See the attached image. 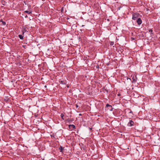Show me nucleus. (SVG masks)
<instances>
[{
  "label": "nucleus",
  "instance_id": "1",
  "mask_svg": "<svg viewBox=\"0 0 160 160\" xmlns=\"http://www.w3.org/2000/svg\"><path fill=\"white\" fill-rule=\"evenodd\" d=\"M140 14L138 13H133L132 14V19L134 20H136L139 18Z\"/></svg>",
  "mask_w": 160,
  "mask_h": 160
},
{
  "label": "nucleus",
  "instance_id": "2",
  "mask_svg": "<svg viewBox=\"0 0 160 160\" xmlns=\"http://www.w3.org/2000/svg\"><path fill=\"white\" fill-rule=\"evenodd\" d=\"M28 28L27 25H25L23 26L22 29V34L24 35V33L26 32H28Z\"/></svg>",
  "mask_w": 160,
  "mask_h": 160
},
{
  "label": "nucleus",
  "instance_id": "3",
  "mask_svg": "<svg viewBox=\"0 0 160 160\" xmlns=\"http://www.w3.org/2000/svg\"><path fill=\"white\" fill-rule=\"evenodd\" d=\"M106 108H107V109L109 110L110 111H112L113 109L112 105H109L108 103L106 104Z\"/></svg>",
  "mask_w": 160,
  "mask_h": 160
},
{
  "label": "nucleus",
  "instance_id": "4",
  "mask_svg": "<svg viewBox=\"0 0 160 160\" xmlns=\"http://www.w3.org/2000/svg\"><path fill=\"white\" fill-rule=\"evenodd\" d=\"M68 128L70 130L72 131L75 128V126L73 124H70L68 125Z\"/></svg>",
  "mask_w": 160,
  "mask_h": 160
},
{
  "label": "nucleus",
  "instance_id": "5",
  "mask_svg": "<svg viewBox=\"0 0 160 160\" xmlns=\"http://www.w3.org/2000/svg\"><path fill=\"white\" fill-rule=\"evenodd\" d=\"M134 122L132 120H130L128 124V126L129 127H132L134 125Z\"/></svg>",
  "mask_w": 160,
  "mask_h": 160
},
{
  "label": "nucleus",
  "instance_id": "6",
  "mask_svg": "<svg viewBox=\"0 0 160 160\" xmlns=\"http://www.w3.org/2000/svg\"><path fill=\"white\" fill-rule=\"evenodd\" d=\"M137 22L138 25H140L142 23V20L141 18H139L137 20Z\"/></svg>",
  "mask_w": 160,
  "mask_h": 160
},
{
  "label": "nucleus",
  "instance_id": "7",
  "mask_svg": "<svg viewBox=\"0 0 160 160\" xmlns=\"http://www.w3.org/2000/svg\"><path fill=\"white\" fill-rule=\"evenodd\" d=\"M59 149L60 150V152H63V149H64L63 148V147L62 146H60V147L59 148Z\"/></svg>",
  "mask_w": 160,
  "mask_h": 160
},
{
  "label": "nucleus",
  "instance_id": "8",
  "mask_svg": "<svg viewBox=\"0 0 160 160\" xmlns=\"http://www.w3.org/2000/svg\"><path fill=\"white\" fill-rule=\"evenodd\" d=\"M24 13H27L28 14H30L32 13V11H25L24 12Z\"/></svg>",
  "mask_w": 160,
  "mask_h": 160
},
{
  "label": "nucleus",
  "instance_id": "9",
  "mask_svg": "<svg viewBox=\"0 0 160 160\" xmlns=\"http://www.w3.org/2000/svg\"><path fill=\"white\" fill-rule=\"evenodd\" d=\"M18 37L21 39H23V36L22 35L19 34L18 35Z\"/></svg>",
  "mask_w": 160,
  "mask_h": 160
},
{
  "label": "nucleus",
  "instance_id": "10",
  "mask_svg": "<svg viewBox=\"0 0 160 160\" xmlns=\"http://www.w3.org/2000/svg\"><path fill=\"white\" fill-rule=\"evenodd\" d=\"M148 32H150V34L151 35L152 34H153V33L152 32H153V30L152 29H149L148 30Z\"/></svg>",
  "mask_w": 160,
  "mask_h": 160
},
{
  "label": "nucleus",
  "instance_id": "11",
  "mask_svg": "<svg viewBox=\"0 0 160 160\" xmlns=\"http://www.w3.org/2000/svg\"><path fill=\"white\" fill-rule=\"evenodd\" d=\"M0 22H2V24L3 25H5L6 24V23L5 22L3 21L2 20H0Z\"/></svg>",
  "mask_w": 160,
  "mask_h": 160
},
{
  "label": "nucleus",
  "instance_id": "12",
  "mask_svg": "<svg viewBox=\"0 0 160 160\" xmlns=\"http://www.w3.org/2000/svg\"><path fill=\"white\" fill-rule=\"evenodd\" d=\"M60 116L61 118H62V119H63V120L64 119L63 118V117L64 116V115L63 113H61L60 115Z\"/></svg>",
  "mask_w": 160,
  "mask_h": 160
},
{
  "label": "nucleus",
  "instance_id": "13",
  "mask_svg": "<svg viewBox=\"0 0 160 160\" xmlns=\"http://www.w3.org/2000/svg\"><path fill=\"white\" fill-rule=\"evenodd\" d=\"M114 44V42H110V45L111 46H112Z\"/></svg>",
  "mask_w": 160,
  "mask_h": 160
},
{
  "label": "nucleus",
  "instance_id": "14",
  "mask_svg": "<svg viewBox=\"0 0 160 160\" xmlns=\"http://www.w3.org/2000/svg\"><path fill=\"white\" fill-rule=\"evenodd\" d=\"M132 79H133V81H132V82L135 83L136 82V79L134 78L133 77L132 78Z\"/></svg>",
  "mask_w": 160,
  "mask_h": 160
},
{
  "label": "nucleus",
  "instance_id": "15",
  "mask_svg": "<svg viewBox=\"0 0 160 160\" xmlns=\"http://www.w3.org/2000/svg\"><path fill=\"white\" fill-rule=\"evenodd\" d=\"M67 121L69 123H71V121L69 118L67 120Z\"/></svg>",
  "mask_w": 160,
  "mask_h": 160
},
{
  "label": "nucleus",
  "instance_id": "16",
  "mask_svg": "<svg viewBox=\"0 0 160 160\" xmlns=\"http://www.w3.org/2000/svg\"><path fill=\"white\" fill-rule=\"evenodd\" d=\"M96 68L98 69L99 68V66L98 65H97L96 66Z\"/></svg>",
  "mask_w": 160,
  "mask_h": 160
},
{
  "label": "nucleus",
  "instance_id": "17",
  "mask_svg": "<svg viewBox=\"0 0 160 160\" xmlns=\"http://www.w3.org/2000/svg\"><path fill=\"white\" fill-rule=\"evenodd\" d=\"M129 113H132V114H133L132 112V111L131 110H130V112H129ZM132 115H133V114H132Z\"/></svg>",
  "mask_w": 160,
  "mask_h": 160
},
{
  "label": "nucleus",
  "instance_id": "18",
  "mask_svg": "<svg viewBox=\"0 0 160 160\" xmlns=\"http://www.w3.org/2000/svg\"><path fill=\"white\" fill-rule=\"evenodd\" d=\"M121 8H122V7H121V6H120V7H118V9L119 10H120V9Z\"/></svg>",
  "mask_w": 160,
  "mask_h": 160
},
{
  "label": "nucleus",
  "instance_id": "19",
  "mask_svg": "<svg viewBox=\"0 0 160 160\" xmlns=\"http://www.w3.org/2000/svg\"><path fill=\"white\" fill-rule=\"evenodd\" d=\"M63 8H62L61 10V12H62V11H63Z\"/></svg>",
  "mask_w": 160,
  "mask_h": 160
},
{
  "label": "nucleus",
  "instance_id": "20",
  "mask_svg": "<svg viewBox=\"0 0 160 160\" xmlns=\"http://www.w3.org/2000/svg\"><path fill=\"white\" fill-rule=\"evenodd\" d=\"M76 107L77 108H78V105L77 104H76Z\"/></svg>",
  "mask_w": 160,
  "mask_h": 160
},
{
  "label": "nucleus",
  "instance_id": "21",
  "mask_svg": "<svg viewBox=\"0 0 160 160\" xmlns=\"http://www.w3.org/2000/svg\"><path fill=\"white\" fill-rule=\"evenodd\" d=\"M25 47H26V46H25V45H23V48H25Z\"/></svg>",
  "mask_w": 160,
  "mask_h": 160
},
{
  "label": "nucleus",
  "instance_id": "22",
  "mask_svg": "<svg viewBox=\"0 0 160 160\" xmlns=\"http://www.w3.org/2000/svg\"><path fill=\"white\" fill-rule=\"evenodd\" d=\"M67 86L68 88L69 87V86L68 85H67Z\"/></svg>",
  "mask_w": 160,
  "mask_h": 160
},
{
  "label": "nucleus",
  "instance_id": "23",
  "mask_svg": "<svg viewBox=\"0 0 160 160\" xmlns=\"http://www.w3.org/2000/svg\"><path fill=\"white\" fill-rule=\"evenodd\" d=\"M120 95H120V93H119V94H118V96H120Z\"/></svg>",
  "mask_w": 160,
  "mask_h": 160
},
{
  "label": "nucleus",
  "instance_id": "24",
  "mask_svg": "<svg viewBox=\"0 0 160 160\" xmlns=\"http://www.w3.org/2000/svg\"><path fill=\"white\" fill-rule=\"evenodd\" d=\"M82 115V114H81V113L79 114V116H81Z\"/></svg>",
  "mask_w": 160,
  "mask_h": 160
},
{
  "label": "nucleus",
  "instance_id": "25",
  "mask_svg": "<svg viewBox=\"0 0 160 160\" xmlns=\"http://www.w3.org/2000/svg\"><path fill=\"white\" fill-rule=\"evenodd\" d=\"M61 82L62 84V83H62V81H61Z\"/></svg>",
  "mask_w": 160,
  "mask_h": 160
},
{
  "label": "nucleus",
  "instance_id": "26",
  "mask_svg": "<svg viewBox=\"0 0 160 160\" xmlns=\"http://www.w3.org/2000/svg\"><path fill=\"white\" fill-rule=\"evenodd\" d=\"M105 90L107 91V92H108V91L106 89Z\"/></svg>",
  "mask_w": 160,
  "mask_h": 160
},
{
  "label": "nucleus",
  "instance_id": "27",
  "mask_svg": "<svg viewBox=\"0 0 160 160\" xmlns=\"http://www.w3.org/2000/svg\"><path fill=\"white\" fill-rule=\"evenodd\" d=\"M1 70H0V75L1 74Z\"/></svg>",
  "mask_w": 160,
  "mask_h": 160
},
{
  "label": "nucleus",
  "instance_id": "28",
  "mask_svg": "<svg viewBox=\"0 0 160 160\" xmlns=\"http://www.w3.org/2000/svg\"><path fill=\"white\" fill-rule=\"evenodd\" d=\"M84 25H82V27H84Z\"/></svg>",
  "mask_w": 160,
  "mask_h": 160
},
{
  "label": "nucleus",
  "instance_id": "29",
  "mask_svg": "<svg viewBox=\"0 0 160 160\" xmlns=\"http://www.w3.org/2000/svg\"><path fill=\"white\" fill-rule=\"evenodd\" d=\"M130 79V78H127V79Z\"/></svg>",
  "mask_w": 160,
  "mask_h": 160
},
{
  "label": "nucleus",
  "instance_id": "30",
  "mask_svg": "<svg viewBox=\"0 0 160 160\" xmlns=\"http://www.w3.org/2000/svg\"><path fill=\"white\" fill-rule=\"evenodd\" d=\"M3 5H5L4 4H3Z\"/></svg>",
  "mask_w": 160,
  "mask_h": 160
},
{
  "label": "nucleus",
  "instance_id": "31",
  "mask_svg": "<svg viewBox=\"0 0 160 160\" xmlns=\"http://www.w3.org/2000/svg\"><path fill=\"white\" fill-rule=\"evenodd\" d=\"M132 39H133V40H134V38H132Z\"/></svg>",
  "mask_w": 160,
  "mask_h": 160
},
{
  "label": "nucleus",
  "instance_id": "32",
  "mask_svg": "<svg viewBox=\"0 0 160 160\" xmlns=\"http://www.w3.org/2000/svg\"><path fill=\"white\" fill-rule=\"evenodd\" d=\"M45 87H46V86H45Z\"/></svg>",
  "mask_w": 160,
  "mask_h": 160
}]
</instances>
